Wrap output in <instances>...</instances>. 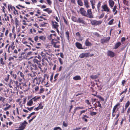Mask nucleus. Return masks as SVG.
<instances>
[{
	"label": "nucleus",
	"instance_id": "nucleus-1",
	"mask_svg": "<svg viewBox=\"0 0 130 130\" xmlns=\"http://www.w3.org/2000/svg\"><path fill=\"white\" fill-rule=\"evenodd\" d=\"M27 123L25 121H24L21 124L20 126L19 127V128L18 129L16 130H23L25 128L26 126V124H27Z\"/></svg>",
	"mask_w": 130,
	"mask_h": 130
},
{
	"label": "nucleus",
	"instance_id": "nucleus-2",
	"mask_svg": "<svg viewBox=\"0 0 130 130\" xmlns=\"http://www.w3.org/2000/svg\"><path fill=\"white\" fill-rule=\"evenodd\" d=\"M102 23L101 21H97L95 20H92L91 23L93 25H96L101 24Z\"/></svg>",
	"mask_w": 130,
	"mask_h": 130
},
{
	"label": "nucleus",
	"instance_id": "nucleus-3",
	"mask_svg": "<svg viewBox=\"0 0 130 130\" xmlns=\"http://www.w3.org/2000/svg\"><path fill=\"white\" fill-rule=\"evenodd\" d=\"M102 7L103 9V10H101L102 11H104L107 12H109L110 10V9L108 8V6L106 4H105L102 6Z\"/></svg>",
	"mask_w": 130,
	"mask_h": 130
},
{
	"label": "nucleus",
	"instance_id": "nucleus-4",
	"mask_svg": "<svg viewBox=\"0 0 130 130\" xmlns=\"http://www.w3.org/2000/svg\"><path fill=\"white\" fill-rule=\"evenodd\" d=\"M87 16L90 18H93V16L92 12H91V9H88L87 11Z\"/></svg>",
	"mask_w": 130,
	"mask_h": 130
},
{
	"label": "nucleus",
	"instance_id": "nucleus-5",
	"mask_svg": "<svg viewBox=\"0 0 130 130\" xmlns=\"http://www.w3.org/2000/svg\"><path fill=\"white\" fill-rule=\"evenodd\" d=\"M52 23L53 27L55 28L56 29L57 31L58 32H59V31L58 28V27L59 26V25H58V23L56 22H52Z\"/></svg>",
	"mask_w": 130,
	"mask_h": 130
},
{
	"label": "nucleus",
	"instance_id": "nucleus-6",
	"mask_svg": "<svg viewBox=\"0 0 130 130\" xmlns=\"http://www.w3.org/2000/svg\"><path fill=\"white\" fill-rule=\"evenodd\" d=\"M79 11L80 13L82 15L84 16H87V14L86 11L84 10V8H81L80 9Z\"/></svg>",
	"mask_w": 130,
	"mask_h": 130
},
{
	"label": "nucleus",
	"instance_id": "nucleus-7",
	"mask_svg": "<svg viewBox=\"0 0 130 130\" xmlns=\"http://www.w3.org/2000/svg\"><path fill=\"white\" fill-rule=\"evenodd\" d=\"M110 37H104L101 40V42L102 43H104L105 42H107L110 39Z\"/></svg>",
	"mask_w": 130,
	"mask_h": 130
},
{
	"label": "nucleus",
	"instance_id": "nucleus-8",
	"mask_svg": "<svg viewBox=\"0 0 130 130\" xmlns=\"http://www.w3.org/2000/svg\"><path fill=\"white\" fill-rule=\"evenodd\" d=\"M89 57V53H82L80 54L79 57L83 58L84 57Z\"/></svg>",
	"mask_w": 130,
	"mask_h": 130
},
{
	"label": "nucleus",
	"instance_id": "nucleus-9",
	"mask_svg": "<svg viewBox=\"0 0 130 130\" xmlns=\"http://www.w3.org/2000/svg\"><path fill=\"white\" fill-rule=\"evenodd\" d=\"M107 55L108 56L111 57H113L114 56L115 54L113 52L111 51H108L107 53Z\"/></svg>",
	"mask_w": 130,
	"mask_h": 130
},
{
	"label": "nucleus",
	"instance_id": "nucleus-10",
	"mask_svg": "<svg viewBox=\"0 0 130 130\" xmlns=\"http://www.w3.org/2000/svg\"><path fill=\"white\" fill-rule=\"evenodd\" d=\"M10 8L11 10H13V9H14V10L16 11L17 13V14H18V11L16 10L15 8L11 5H8V10L9 11H10Z\"/></svg>",
	"mask_w": 130,
	"mask_h": 130
},
{
	"label": "nucleus",
	"instance_id": "nucleus-11",
	"mask_svg": "<svg viewBox=\"0 0 130 130\" xmlns=\"http://www.w3.org/2000/svg\"><path fill=\"white\" fill-rule=\"evenodd\" d=\"M77 22L79 23H82L83 24H85V23L84 21L83 20V18H78L77 20Z\"/></svg>",
	"mask_w": 130,
	"mask_h": 130
},
{
	"label": "nucleus",
	"instance_id": "nucleus-12",
	"mask_svg": "<svg viewBox=\"0 0 130 130\" xmlns=\"http://www.w3.org/2000/svg\"><path fill=\"white\" fill-rule=\"evenodd\" d=\"M108 2L109 6H110V7L112 8L114 6V2L112 0H109Z\"/></svg>",
	"mask_w": 130,
	"mask_h": 130
},
{
	"label": "nucleus",
	"instance_id": "nucleus-13",
	"mask_svg": "<svg viewBox=\"0 0 130 130\" xmlns=\"http://www.w3.org/2000/svg\"><path fill=\"white\" fill-rule=\"evenodd\" d=\"M118 106V104L116 105L115 106H114L112 110V113H115L118 111V109H117V107Z\"/></svg>",
	"mask_w": 130,
	"mask_h": 130
},
{
	"label": "nucleus",
	"instance_id": "nucleus-14",
	"mask_svg": "<svg viewBox=\"0 0 130 130\" xmlns=\"http://www.w3.org/2000/svg\"><path fill=\"white\" fill-rule=\"evenodd\" d=\"M76 47L79 49H82L83 48L82 47V45L79 42H76L75 43Z\"/></svg>",
	"mask_w": 130,
	"mask_h": 130
},
{
	"label": "nucleus",
	"instance_id": "nucleus-15",
	"mask_svg": "<svg viewBox=\"0 0 130 130\" xmlns=\"http://www.w3.org/2000/svg\"><path fill=\"white\" fill-rule=\"evenodd\" d=\"M89 39H87L85 41V45L87 46H90L92 45L91 43L89 41Z\"/></svg>",
	"mask_w": 130,
	"mask_h": 130
},
{
	"label": "nucleus",
	"instance_id": "nucleus-16",
	"mask_svg": "<svg viewBox=\"0 0 130 130\" xmlns=\"http://www.w3.org/2000/svg\"><path fill=\"white\" fill-rule=\"evenodd\" d=\"M84 5L86 8H88L89 7L88 5V2L87 0H85L84 1Z\"/></svg>",
	"mask_w": 130,
	"mask_h": 130
},
{
	"label": "nucleus",
	"instance_id": "nucleus-17",
	"mask_svg": "<svg viewBox=\"0 0 130 130\" xmlns=\"http://www.w3.org/2000/svg\"><path fill=\"white\" fill-rule=\"evenodd\" d=\"M73 79L75 80H80L81 79L80 77L79 76L77 75L74 77Z\"/></svg>",
	"mask_w": 130,
	"mask_h": 130
},
{
	"label": "nucleus",
	"instance_id": "nucleus-18",
	"mask_svg": "<svg viewBox=\"0 0 130 130\" xmlns=\"http://www.w3.org/2000/svg\"><path fill=\"white\" fill-rule=\"evenodd\" d=\"M60 43V42L59 41H58L56 40V39H52V44H56V43Z\"/></svg>",
	"mask_w": 130,
	"mask_h": 130
},
{
	"label": "nucleus",
	"instance_id": "nucleus-19",
	"mask_svg": "<svg viewBox=\"0 0 130 130\" xmlns=\"http://www.w3.org/2000/svg\"><path fill=\"white\" fill-rule=\"evenodd\" d=\"M78 4L80 6H82L83 5V3L81 0H77Z\"/></svg>",
	"mask_w": 130,
	"mask_h": 130
},
{
	"label": "nucleus",
	"instance_id": "nucleus-20",
	"mask_svg": "<svg viewBox=\"0 0 130 130\" xmlns=\"http://www.w3.org/2000/svg\"><path fill=\"white\" fill-rule=\"evenodd\" d=\"M33 102L32 99L30 100L29 102L27 103V105L28 106H30L32 105L33 104Z\"/></svg>",
	"mask_w": 130,
	"mask_h": 130
},
{
	"label": "nucleus",
	"instance_id": "nucleus-21",
	"mask_svg": "<svg viewBox=\"0 0 130 130\" xmlns=\"http://www.w3.org/2000/svg\"><path fill=\"white\" fill-rule=\"evenodd\" d=\"M71 19L73 21H74V22H77V20L78 19H77V18L75 17L74 16H72L71 18Z\"/></svg>",
	"mask_w": 130,
	"mask_h": 130
},
{
	"label": "nucleus",
	"instance_id": "nucleus-22",
	"mask_svg": "<svg viewBox=\"0 0 130 130\" xmlns=\"http://www.w3.org/2000/svg\"><path fill=\"white\" fill-rule=\"evenodd\" d=\"M55 36V35L54 34H51L49 37V39L50 40H51V39H53V38L52 37H53V36Z\"/></svg>",
	"mask_w": 130,
	"mask_h": 130
},
{
	"label": "nucleus",
	"instance_id": "nucleus-23",
	"mask_svg": "<svg viewBox=\"0 0 130 130\" xmlns=\"http://www.w3.org/2000/svg\"><path fill=\"white\" fill-rule=\"evenodd\" d=\"M121 44V43L120 42H118L116 43V44L115 45V48H117Z\"/></svg>",
	"mask_w": 130,
	"mask_h": 130
},
{
	"label": "nucleus",
	"instance_id": "nucleus-24",
	"mask_svg": "<svg viewBox=\"0 0 130 130\" xmlns=\"http://www.w3.org/2000/svg\"><path fill=\"white\" fill-rule=\"evenodd\" d=\"M59 43H56V44L55 43V44H52V45L54 47L56 48H58L59 46Z\"/></svg>",
	"mask_w": 130,
	"mask_h": 130
},
{
	"label": "nucleus",
	"instance_id": "nucleus-25",
	"mask_svg": "<svg viewBox=\"0 0 130 130\" xmlns=\"http://www.w3.org/2000/svg\"><path fill=\"white\" fill-rule=\"evenodd\" d=\"M90 77L92 79H94L98 77V76L96 75H92L90 76Z\"/></svg>",
	"mask_w": 130,
	"mask_h": 130
},
{
	"label": "nucleus",
	"instance_id": "nucleus-26",
	"mask_svg": "<svg viewBox=\"0 0 130 130\" xmlns=\"http://www.w3.org/2000/svg\"><path fill=\"white\" fill-rule=\"evenodd\" d=\"M43 106L42 105V103H40L39 104L38 107L40 109H42L43 108Z\"/></svg>",
	"mask_w": 130,
	"mask_h": 130
},
{
	"label": "nucleus",
	"instance_id": "nucleus-27",
	"mask_svg": "<svg viewBox=\"0 0 130 130\" xmlns=\"http://www.w3.org/2000/svg\"><path fill=\"white\" fill-rule=\"evenodd\" d=\"M130 104V103L129 101H127V102L126 103L125 105V107L126 108H127V107Z\"/></svg>",
	"mask_w": 130,
	"mask_h": 130
},
{
	"label": "nucleus",
	"instance_id": "nucleus-28",
	"mask_svg": "<svg viewBox=\"0 0 130 130\" xmlns=\"http://www.w3.org/2000/svg\"><path fill=\"white\" fill-rule=\"evenodd\" d=\"M32 66L34 70H38V68L36 64L33 65Z\"/></svg>",
	"mask_w": 130,
	"mask_h": 130
},
{
	"label": "nucleus",
	"instance_id": "nucleus-29",
	"mask_svg": "<svg viewBox=\"0 0 130 130\" xmlns=\"http://www.w3.org/2000/svg\"><path fill=\"white\" fill-rule=\"evenodd\" d=\"M33 61L35 63H36L38 64L39 63V61L36 59H34L33 60Z\"/></svg>",
	"mask_w": 130,
	"mask_h": 130
},
{
	"label": "nucleus",
	"instance_id": "nucleus-30",
	"mask_svg": "<svg viewBox=\"0 0 130 130\" xmlns=\"http://www.w3.org/2000/svg\"><path fill=\"white\" fill-rule=\"evenodd\" d=\"M84 108V107H77L75 108L76 110H77L79 109H83Z\"/></svg>",
	"mask_w": 130,
	"mask_h": 130
},
{
	"label": "nucleus",
	"instance_id": "nucleus-31",
	"mask_svg": "<svg viewBox=\"0 0 130 130\" xmlns=\"http://www.w3.org/2000/svg\"><path fill=\"white\" fill-rule=\"evenodd\" d=\"M40 99V97H37V98H36V97H34L32 98L31 99L33 100L35 102L36 101L38 100L39 99Z\"/></svg>",
	"mask_w": 130,
	"mask_h": 130
},
{
	"label": "nucleus",
	"instance_id": "nucleus-32",
	"mask_svg": "<svg viewBox=\"0 0 130 130\" xmlns=\"http://www.w3.org/2000/svg\"><path fill=\"white\" fill-rule=\"evenodd\" d=\"M101 2H100L99 3H98V5H97V8L98 9V10H99V8L100 7V6L101 5Z\"/></svg>",
	"mask_w": 130,
	"mask_h": 130
},
{
	"label": "nucleus",
	"instance_id": "nucleus-33",
	"mask_svg": "<svg viewBox=\"0 0 130 130\" xmlns=\"http://www.w3.org/2000/svg\"><path fill=\"white\" fill-rule=\"evenodd\" d=\"M66 36L68 40L69 39V33L68 31H67L66 32Z\"/></svg>",
	"mask_w": 130,
	"mask_h": 130
},
{
	"label": "nucleus",
	"instance_id": "nucleus-34",
	"mask_svg": "<svg viewBox=\"0 0 130 130\" xmlns=\"http://www.w3.org/2000/svg\"><path fill=\"white\" fill-rule=\"evenodd\" d=\"M59 129L60 130H62L61 128L59 127H56L54 128V130H57Z\"/></svg>",
	"mask_w": 130,
	"mask_h": 130
},
{
	"label": "nucleus",
	"instance_id": "nucleus-35",
	"mask_svg": "<svg viewBox=\"0 0 130 130\" xmlns=\"http://www.w3.org/2000/svg\"><path fill=\"white\" fill-rule=\"evenodd\" d=\"M39 38L40 39L42 40H44L45 39V37L43 36L40 37Z\"/></svg>",
	"mask_w": 130,
	"mask_h": 130
},
{
	"label": "nucleus",
	"instance_id": "nucleus-36",
	"mask_svg": "<svg viewBox=\"0 0 130 130\" xmlns=\"http://www.w3.org/2000/svg\"><path fill=\"white\" fill-rule=\"evenodd\" d=\"M90 2L91 5H95V0H90Z\"/></svg>",
	"mask_w": 130,
	"mask_h": 130
},
{
	"label": "nucleus",
	"instance_id": "nucleus-37",
	"mask_svg": "<svg viewBox=\"0 0 130 130\" xmlns=\"http://www.w3.org/2000/svg\"><path fill=\"white\" fill-rule=\"evenodd\" d=\"M96 114V112H91L90 113V115L92 116L95 115Z\"/></svg>",
	"mask_w": 130,
	"mask_h": 130
},
{
	"label": "nucleus",
	"instance_id": "nucleus-38",
	"mask_svg": "<svg viewBox=\"0 0 130 130\" xmlns=\"http://www.w3.org/2000/svg\"><path fill=\"white\" fill-rule=\"evenodd\" d=\"M127 89L126 88L125 89V90L124 91H123L122 92H121L120 94V95H121L123 93H125L127 91Z\"/></svg>",
	"mask_w": 130,
	"mask_h": 130
},
{
	"label": "nucleus",
	"instance_id": "nucleus-39",
	"mask_svg": "<svg viewBox=\"0 0 130 130\" xmlns=\"http://www.w3.org/2000/svg\"><path fill=\"white\" fill-rule=\"evenodd\" d=\"M104 15V13H102L101 15L99 17V19L102 18Z\"/></svg>",
	"mask_w": 130,
	"mask_h": 130
},
{
	"label": "nucleus",
	"instance_id": "nucleus-40",
	"mask_svg": "<svg viewBox=\"0 0 130 130\" xmlns=\"http://www.w3.org/2000/svg\"><path fill=\"white\" fill-rule=\"evenodd\" d=\"M0 61L2 64L4 65L5 64L4 62L3 59L2 58H1Z\"/></svg>",
	"mask_w": 130,
	"mask_h": 130
},
{
	"label": "nucleus",
	"instance_id": "nucleus-41",
	"mask_svg": "<svg viewBox=\"0 0 130 130\" xmlns=\"http://www.w3.org/2000/svg\"><path fill=\"white\" fill-rule=\"evenodd\" d=\"M114 21V20L113 19H112L110 21L109 23H108V24L109 25H111L112 24L113 22Z\"/></svg>",
	"mask_w": 130,
	"mask_h": 130
},
{
	"label": "nucleus",
	"instance_id": "nucleus-42",
	"mask_svg": "<svg viewBox=\"0 0 130 130\" xmlns=\"http://www.w3.org/2000/svg\"><path fill=\"white\" fill-rule=\"evenodd\" d=\"M63 19L64 20V23L67 25H68V22L65 18L64 17L63 18Z\"/></svg>",
	"mask_w": 130,
	"mask_h": 130
},
{
	"label": "nucleus",
	"instance_id": "nucleus-43",
	"mask_svg": "<svg viewBox=\"0 0 130 130\" xmlns=\"http://www.w3.org/2000/svg\"><path fill=\"white\" fill-rule=\"evenodd\" d=\"M117 6L116 5H115L112 10V11L113 12H115L117 9Z\"/></svg>",
	"mask_w": 130,
	"mask_h": 130
},
{
	"label": "nucleus",
	"instance_id": "nucleus-44",
	"mask_svg": "<svg viewBox=\"0 0 130 130\" xmlns=\"http://www.w3.org/2000/svg\"><path fill=\"white\" fill-rule=\"evenodd\" d=\"M20 73V76L22 77V78H23L24 76V74L23 73H22V72H19Z\"/></svg>",
	"mask_w": 130,
	"mask_h": 130
},
{
	"label": "nucleus",
	"instance_id": "nucleus-45",
	"mask_svg": "<svg viewBox=\"0 0 130 130\" xmlns=\"http://www.w3.org/2000/svg\"><path fill=\"white\" fill-rule=\"evenodd\" d=\"M5 98L2 97H0V100L3 102L5 100Z\"/></svg>",
	"mask_w": 130,
	"mask_h": 130
},
{
	"label": "nucleus",
	"instance_id": "nucleus-46",
	"mask_svg": "<svg viewBox=\"0 0 130 130\" xmlns=\"http://www.w3.org/2000/svg\"><path fill=\"white\" fill-rule=\"evenodd\" d=\"M58 59L60 62V64H63V62L62 61V59L60 58H59Z\"/></svg>",
	"mask_w": 130,
	"mask_h": 130
},
{
	"label": "nucleus",
	"instance_id": "nucleus-47",
	"mask_svg": "<svg viewBox=\"0 0 130 130\" xmlns=\"http://www.w3.org/2000/svg\"><path fill=\"white\" fill-rule=\"evenodd\" d=\"M97 103L98 104L97 106L98 107H100L102 108V106H101V104L99 102H98Z\"/></svg>",
	"mask_w": 130,
	"mask_h": 130
},
{
	"label": "nucleus",
	"instance_id": "nucleus-48",
	"mask_svg": "<svg viewBox=\"0 0 130 130\" xmlns=\"http://www.w3.org/2000/svg\"><path fill=\"white\" fill-rule=\"evenodd\" d=\"M27 108L28 109V110H29L30 111H31V110H32L34 108V107H32L30 108L27 107Z\"/></svg>",
	"mask_w": 130,
	"mask_h": 130
},
{
	"label": "nucleus",
	"instance_id": "nucleus-49",
	"mask_svg": "<svg viewBox=\"0 0 130 130\" xmlns=\"http://www.w3.org/2000/svg\"><path fill=\"white\" fill-rule=\"evenodd\" d=\"M32 52H28L27 53V56L28 57L29 56L32 55Z\"/></svg>",
	"mask_w": 130,
	"mask_h": 130
},
{
	"label": "nucleus",
	"instance_id": "nucleus-50",
	"mask_svg": "<svg viewBox=\"0 0 130 130\" xmlns=\"http://www.w3.org/2000/svg\"><path fill=\"white\" fill-rule=\"evenodd\" d=\"M10 107V106L9 105L8 107H7L4 108V109L6 111L8 110Z\"/></svg>",
	"mask_w": 130,
	"mask_h": 130
},
{
	"label": "nucleus",
	"instance_id": "nucleus-51",
	"mask_svg": "<svg viewBox=\"0 0 130 130\" xmlns=\"http://www.w3.org/2000/svg\"><path fill=\"white\" fill-rule=\"evenodd\" d=\"M63 126L65 127H67L68 125L67 123L64 121L63 122Z\"/></svg>",
	"mask_w": 130,
	"mask_h": 130
},
{
	"label": "nucleus",
	"instance_id": "nucleus-52",
	"mask_svg": "<svg viewBox=\"0 0 130 130\" xmlns=\"http://www.w3.org/2000/svg\"><path fill=\"white\" fill-rule=\"evenodd\" d=\"M46 1L47 2L49 5H50L51 4L52 2L50 0H46Z\"/></svg>",
	"mask_w": 130,
	"mask_h": 130
},
{
	"label": "nucleus",
	"instance_id": "nucleus-53",
	"mask_svg": "<svg viewBox=\"0 0 130 130\" xmlns=\"http://www.w3.org/2000/svg\"><path fill=\"white\" fill-rule=\"evenodd\" d=\"M53 74L52 73L51 76V77H50V80L51 82L53 80Z\"/></svg>",
	"mask_w": 130,
	"mask_h": 130
},
{
	"label": "nucleus",
	"instance_id": "nucleus-54",
	"mask_svg": "<svg viewBox=\"0 0 130 130\" xmlns=\"http://www.w3.org/2000/svg\"><path fill=\"white\" fill-rule=\"evenodd\" d=\"M15 82V84H16V85L18 87H19V83L18 81H17L16 82Z\"/></svg>",
	"mask_w": 130,
	"mask_h": 130
},
{
	"label": "nucleus",
	"instance_id": "nucleus-55",
	"mask_svg": "<svg viewBox=\"0 0 130 130\" xmlns=\"http://www.w3.org/2000/svg\"><path fill=\"white\" fill-rule=\"evenodd\" d=\"M85 102L86 103H87L89 105L90 104V103L89 102V101L88 100H86L85 101Z\"/></svg>",
	"mask_w": 130,
	"mask_h": 130
},
{
	"label": "nucleus",
	"instance_id": "nucleus-56",
	"mask_svg": "<svg viewBox=\"0 0 130 130\" xmlns=\"http://www.w3.org/2000/svg\"><path fill=\"white\" fill-rule=\"evenodd\" d=\"M38 37L36 36L34 38V40L36 41H37L38 40Z\"/></svg>",
	"mask_w": 130,
	"mask_h": 130
},
{
	"label": "nucleus",
	"instance_id": "nucleus-57",
	"mask_svg": "<svg viewBox=\"0 0 130 130\" xmlns=\"http://www.w3.org/2000/svg\"><path fill=\"white\" fill-rule=\"evenodd\" d=\"M36 117V116H35L34 117H33L29 121V123L31 122Z\"/></svg>",
	"mask_w": 130,
	"mask_h": 130
},
{
	"label": "nucleus",
	"instance_id": "nucleus-58",
	"mask_svg": "<svg viewBox=\"0 0 130 130\" xmlns=\"http://www.w3.org/2000/svg\"><path fill=\"white\" fill-rule=\"evenodd\" d=\"M12 76L13 77H14L15 79H16L17 77V75L15 74H12Z\"/></svg>",
	"mask_w": 130,
	"mask_h": 130
},
{
	"label": "nucleus",
	"instance_id": "nucleus-59",
	"mask_svg": "<svg viewBox=\"0 0 130 130\" xmlns=\"http://www.w3.org/2000/svg\"><path fill=\"white\" fill-rule=\"evenodd\" d=\"M22 85L24 87V88L26 87V84L25 83H21Z\"/></svg>",
	"mask_w": 130,
	"mask_h": 130
},
{
	"label": "nucleus",
	"instance_id": "nucleus-60",
	"mask_svg": "<svg viewBox=\"0 0 130 130\" xmlns=\"http://www.w3.org/2000/svg\"><path fill=\"white\" fill-rule=\"evenodd\" d=\"M38 64V68H39V69H40V70H41V67L42 66L39 63Z\"/></svg>",
	"mask_w": 130,
	"mask_h": 130
},
{
	"label": "nucleus",
	"instance_id": "nucleus-61",
	"mask_svg": "<svg viewBox=\"0 0 130 130\" xmlns=\"http://www.w3.org/2000/svg\"><path fill=\"white\" fill-rule=\"evenodd\" d=\"M125 82L126 81L125 80H123L122 82V84L123 86H124V84L125 83Z\"/></svg>",
	"mask_w": 130,
	"mask_h": 130
},
{
	"label": "nucleus",
	"instance_id": "nucleus-62",
	"mask_svg": "<svg viewBox=\"0 0 130 130\" xmlns=\"http://www.w3.org/2000/svg\"><path fill=\"white\" fill-rule=\"evenodd\" d=\"M76 35L77 36H78V37H79L80 36V34L79 32H78L76 33Z\"/></svg>",
	"mask_w": 130,
	"mask_h": 130
},
{
	"label": "nucleus",
	"instance_id": "nucleus-63",
	"mask_svg": "<svg viewBox=\"0 0 130 130\" xmlns=\"http://www.w3.org/2000/svg\"><path fill=\"white\" fill-rule=\"evenodd\" d=\"M59 74L58 73H57L54 76V79H56V78L58 76Z\"/></svg>",
	"mask_w": 130,
	"mask_h": 130
},
{
	"label": "nucleus",
	"instance_id": "nucleus-64",
	"mask_svg": "<svg viewBox=\"0 0 130 130\" xmlns=\"http://www.w3.org/2000/svg\"><path fill=\"white\" fill-rule=\"evenodd\" d=\"M81 128V127H76L75 128L73 129V130H78L80 129Z\"/></svg>",
	"mask_w": 130,
	"mask_h": 130
}]
</instances>
